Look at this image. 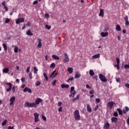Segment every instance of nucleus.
I'll return each mask as SVG.
<instances>
[{
    "label": "nucleus",
    "instance_id": "obj_1",
    "mask_svg": "<svg viewBox=\"0 0 129 129\" xmlns=\"http://www.w3.org/2000/svg\"><path fill=\"white\" fill-rule=\"evenodd\" d=\"M41 102H43V99L40 98H37L35 101V103H30L29 102H26L24 104V107H35L36 108Z\"/></svg>",
    "mask_w": 129,
    "mask_h": 129
},
{
    "label": "nucleus",
    "instance_id": "obj_2",
    "mask_svg": "<svg viewBox=\"0 0 129 129\" xmlns=\"http://www.w3.org/2000/svg\"><path fill=\"white\" fill-rule=\"evenodd\" d=\"M74 114L76 120H80V119H81V117L80 116V114L79 113V110H75Z\"/></svg>",
    "mask_w": 129,
    "mask_h": 129
},
{
    "label": "nucleus",
    "instance_id": "obj_3",
    "mask_svg": "<svg viewBox=\"0 0 129 129\" xmlns=\"http://www.w3.org/2000/svg\"><path fill=\"white\" fill-rule=\"evenodd\" d=\"M99 79L102 81V82H103L104 83H105V82H107V79L106 78H105V76H103L102 74H100L99 75Z\"/></svg>",
    "mask_w": 129,
    "mask_h": 129
},
{
    "label": "nucleus",
    "instance_id": "obj_4",
    "mask_svg": "<svg viewBox=\"0 0 129 129\" xmlns=\"http://www.w3.org/2000/svg\"><path fill=\"white\" fill-rule=\"evenodd\" d=\"M33 115L35 122H38V121H39V116H40V114L38 113H34Z\"/></svg>",
    "mask_w": 129,
    "mask_h": 129
},
{
    "label": "nucleus",
    "instance_id": "obj_5",
    "mask_svg": "<svg viewBox=\"0 0 129 129\" xmlns=\"http://www.w3.org/2000/svg\"><path fill=\"white\" fill-rule=\"evenodd\" d=\"M25 22V19L24 18H18L16 20V23L17 25H19L20 23H24Z\"/></svg>",
    "mask_w": 129,
    "mask_h": 129
},
{
    "label": "nucleus",
    "instance_id": "obj_6",
    "mask_svg": "<svg viewBox=\"0 0 129 129\" xmlns=\"http://www.w3.org/2000/svg\"><path fill=\"white\" fill-rule=\"evenodd\" d=\"M6 84L9 86V88L7 89V92H10L11 90H12V88L13 87V85L11 83H7Z\"/></svg>",
    "mask_w": 129,
    "mask_h": 129
},
{
    "label": "nucleus",
    "instance_id": "obj_7",
    "mask_svg": "<svg viewBox=\"0 0 129 129\" xmlns=\"http://www.w3.org/2000/svg\"><path fill=\"white\" fill-rule=\"evenodd\" d=\"M124 20L125 21V26L128 27L129 26L128 16H126L124 17Z\"/></svg>",
    "mask_w": 129,
    "mask_h": 129
},
{
    "label": "nucleus",
    "instance_id": "obj_8",
    "mask_svg": "<svg viewBox=\"0 0 129 129\" xmlns=\"http://www.w3.org/2000/svg\"><path fill=\"white\" fill-rule=\"evenodd\" d=\"M113 105H114V102L112 101L108 102L107 106L109 108V109H111Z\"/></svg>",
    "mask_w": 129,
    "mask_h": 129
},
{
    "label": "nucleus",
    "instance_id": "obj_9",
    "mask_svg": "<svg viewBox=\"0 0 129 129\" xmlns=\"http://www.w3.org/2000/svg\"><path fill=\"white\" fill-rule=\"evenodd\" d=\"M64 58L63 59L64 63H67L69 61V57H68V54L67 53H64Z\"/></svg>",
    "mask_w": 129,
    "mask_h": 129
},
{
    "label": "nucleus",
    "instance_id": "obj_10",
    "mask_svg": "<svg viewBox=\"0 0 129 129\" xmlns=\"http://www.w3.org/2000/svg\"><path fill=\"white\" fill-rule=\"evenodd\" d=\"M15 100H16V97H15V96L12 97L10 100V105H13L14 104V102H15Z\"/></svg>",
    "mask_w": 129,
    "mask_h": 129
},
{
    "label": "nucleus",
    "instance_id": "obj_11",
    "mask_svg": "<svg viewBox=\"0 0 129 129\" xmlns=\"http://www.w3.org/2000/svg\"><path fill=\"white\" fill-rule=\"evenodd\" d=\"M99 16V17H102V18H103V17H104V10L103 9H100V13Z\"/></svg>",
    "mask_w": 129,
    "mask_h": 129
},
{
    "label": "nucleus",
    "instance_id": "obj_12",
    "mask_svg": "<svg viewBox=\"0 0 129 129\" xmlns=\"http://www.w3.org/2000/svg\"><path fill=\"white\" fill-rule=\"evenodd\" d=\"M100 54L98 53L97 54H95L93 55L91 59H92V60L93 59H98V58H100Z\"/></svg>",
    "mask_w": 129,
    "mask_h": 129
},
{
    "label": "nucleus",
    "instance_id": "obj_13",
    "mask_svg": "<svg viewBox=\"0 0 129 129\" xmlns=\"http://www.w3.org/2000/svg\"><path fill=\"white\" fill-rule=\"evenodd\" d=\"M111 120L112 122H114V123H117V120H118V119L116 117H112L111 118Z\"/></svg>",
    "mask_w": 129,
    "mask_h": 129
},
{
    "label": "nucleus",
    "instance_id": "obj_14",
    "mask_svg": "<svg viewBox=\"0 0 129 129\" xmlns=\"http://www.w3.org/2000/svg\"><path fill=\"white\" fill-rule=\"evenodd\" d=\"M110 127V124L108 122H107L104 124V129H109Z\"/></svg>",
    "mask_w": 129,
    "mask_h": 129
},
{
    "label": "nucleus",
    "instance_id": "obj_15",
    "mask_svg": "<svg viewBox=\"0 0 129 129\" xmlns=\"http://www.w3.org/2000/svg\"><path fill=\"white\" fill-rule=\"evenodd\" d=\"M23 91H24V92H27V91H28V92L29 93H32V90H31V89H30L28 87L25 88Z\"/></svg>",
    "mask_w": 129,
    "mask_h": 129
},
{
    "label": "nucleus",
    "instance_id": "obj_16",
    "mask_svg": "<svg viewBox=\"0 0 129 129\" xmlns=\"http://www.w3.org/2000/svg\"><path fill=\"white\" fill-rule=\"evenodd\" d=\"M101 37H107V36H108V32H102L101 33Z\"/></svg>",
    "mask_w": 129,
    "mask_h": 129
},
{
    "label": "nucleus",
    "instance_id": "obj_17",
    "mask_svg": "<svg viewBox=\"0 0 129 129\" xmlns=\"http://www.w3.org/2000/svg\"><path fill=\"white\" fill-rule=\"evenodd\" d=\"M127 111H129L128 107L125 106V107H124V109H123V113H124V114H125V113H126L127 112Z\"/></svg>",
    "mask_w": 129,
    "mask_h": 129
},
{
    "label": "nucleus",
    "instance_id": "obj_18",
    "mask_svg": "<svg viewBox=\"0 0 129 129\" xmlns=\"http://www.w3.org/2000/svg\"><path fill=\"white\" fill-rule=\"evenodd\" d=\"M9 71H10V69H9L8 68H4L3 70V73H6V74L8 73Z\"/></svg>",
    "mask_w": 129,
    "mask_h": 129
},
{
    "label": "nucleus",
    "instance_id": "obj_19",
    "mask_svg": "<svg viewBox=\"0 0 129 129\" xmlns=\"http://www.w3.org/2000/svg\"><path fill=\"white\" fill-rule=\"evenodd\" d=\"M38 48H42V42H41V39L38 38Z\"/></svg>",
    "mask_w": 129,
    "mask_h": 129
},
{
    "label": "nucleus",
    "instance_id": "obj_20",
    "mask_svg": "<svg viewBox=\"0 0 129 129\" xmlns=\"http://www.w3.org/2000/svg\"><path fill=\"white\" fill-rule=\"evenodd\" d=\"M87 110L88 112H91L92 111V109L90 108V106L88 104H87Z\"/></svg>",
    "mask_w": 129,
    "mask_h": 129
},
{
    "label": "nucleus",
    "instance_id": "obj_21",
    "mask_svg": "<svg viewBox=\"0 0 129 129\" xmlns=\"http://www.w3.org/2000/svg\"><path fill=\"white\" fill-rule=\"evenodd\" d=\"M61 88H67V89H68L69 88V85H66V84H62L61 85Z\"/></svg>",
    "mask_w": 129,
    "mask_h": 129
},
{
    "label": "nucleus",
    "instance_id": "obj_22",
    "mask_svg": "<svg viewBox=\"0 0 129 129\" xmlns=\"http://www.w3.org/2000/svg\"><path fill=\"white\" fill-rule=\"evenodd\" d=\"M52 58H53V59H54V60H59V59H60V57H59V56L55 54H53L52 55Z\"/></svg>",
    "mask_w": 129,
    "mask_h": 129
},
{
    "label": "nucleus",
    "instance_id": "obj_23",
    "mask_svg": "<svg viewBox=\"0 0 129 129\" xmlns=\"http://www.w3.org/2000/svg\"><path fill=\"white\" fill-rule=\"evenodd\" d=\"M116 31H118L119 32L121 31V27H120V25H117L116 26Z\"/></svg>",
    "mask_w": 129,
    "mask_h": 129
},
{
    "label": "nucleus",
    "instance_id": "obj_24",
    "mask_svg": "<svg viewBox=\"0 0 129 129\" xmlns=\"http://www.w3.org/2000/svg\"><path fill=\"white\" fill-rule=\"evenodd\" d=\"M26 35H28V36H33V33L31 32V30H29L26 32Z\"/></svg>",
    "mask_w": 129,
    "mask_h": 129
},
{
    "label": "nucleus",
    "instance_id": "obj_25",
    "mask_svg": "<svg viewBox=\"0 0 129 129\" xmlns=\"http://www.w3.org/2000/svg\"><path fill=\"white\" fill-rule=\"evenodd\" d=\"M117 110L118 111V113L120 115H122V113H123V112L120 109V108L117 109Z\"/></svg>",
    "mask_w": 129,
    "mask_h": 129
},
{
    "label": "nucleus",
    "instance_id": "obj_26",
    "mask_svg": "<svg viewBox=\"0 0 129 129\" xmlns=\"http://www.w3.org/2000/svg\"><path fill=\"white\" fill-rule=\"evenodd\" d=\"M3 48L5 50V51H7L8 50V46H7V44L6 43H3Z\"/></svg>",
    "mask_w": 129,
    "mask_h": 129
},
{
    "label": "nucleus",
    "instance_id": "obj_27",
    "mask_svg": "<svg viewBox=\"0 0 129 129\" xmlns=\"http://www.w3.org/2000/svg\"><path fill=\"white\" fill-rule=\"evenodd\" d=\"M89 74L90 76H94V72L92 70H90L89 71Z\"/></svg>",
    "mask_w": 129,
    "mask_h": 129
},
{
    "label": "nucleus",
    "instance_id": "obj_28",
    "mask_svg": "<svg viewBox=\"0 0 129 129\" xmlns=\"http://www.w3.org/2000/svg\"><path fill=\"white\" fill-rule=\"evenodd\" d=\"M80 77H81V75L79 73H76L75 78H80Z\"/></svg>",
    "mask_w": 129,
    "mask_h": 129
},
{
    "label": "nucleus",
    "instance_id": "obj_29",
    "mask_svg": "<svg viewBox=\"0 0 129 129\" xmlns=\"http://www.w3.org/2000/svg\"><path fill=\"white\" fill-rule=\"evenodd\" d=\"M43 76L44 78H45V80H46V81H49V78H48V76H47V74H46V73L43 74Z\"/></svg>",
    "mask_w": 129,
    "mask_h": 129
},
{
    "label": "nucleus",
    "instance_id": "obj_30",
    "mask_svg": "<svg viewBox=\"0 0 129 129\" xmlns=\"http://www.w3.org/2000/svg\"><path fill=\"white\" fill-rule=\"evenodd\" d=\"M68 71L69 72L70 74H71V73L73 72V69H72V68H69Z\"/></svg>",
    "mask_w": 129,
    "mask_h": 129
},
{
    "label": "nucleus",
    "instance_id": "obj_31",
    "mask_svg": "<svg viewBox=\"0 0 129 129\" xmlns=\"http://www.w3.org/2000/svg\"><path fill=\"white\" fill-rule=\"evenodd\" d=\"M14 52L15 53H18V52H19V48H18V46H15L14 48Z\"/></svg>",
    "mask_w": 129,
    "mask_h": 129
},
{
    "label": "nucleus",
    "instance_id": "obj_32",
    "mask_svg": "<svg viewBox=\"0 0 129 129\" xmlns=\"http://www.w3.org/2000/svg\"><path fill=\"white\" fill-rule=\"evenodd\" d=\"M7 122H8V120L7 119H5L2 123V125H3V126H5L6 124H7Z\"/></svg>",
    "mask_w": 129,
    "mask_h": 129
},
{
    "label": "nucleus",
    "instance_id": "obj_33",
    "mask_svg": "<svg viewBox=\"0 0 129 129\" xmlns=\"http://www.w3.org/2000/svg\"><path fill=\"white\" fill-rule=\"evenodd\" d=\"M41 85V82L37 81H36V83L35 84L36 86H40Z\"/></svg>",
    "mask_w": 129,
    "mask_h": 129
},
{
    "label": "nucleus",
    "instance_id": "obj_34",
    "mask_svg": "<svg viewBox=\"0 0 129 129\" xmlns=\"http://www.w3.org/2000/svg\"><path fill=\"white\" fill-rule=\"evenodd\" d=\"M57 82V80H54L52 82V85L53 86H55V85H56V83Z\"/></svg>",
    "mask_w": 129,
    "mask_h": 129
},
{
    "label": "nucleus",
    "instance_id": "obj_35",
    "mask_svg": "<svg viewBox=\"0 0 129 129\" xmlns=\"http://www.w3.org/2000/svg\"><path fill=\"white\" fill-rule=\"evenodd\" d=\"M116 62H117V65H119V62L120 61L119 60V58L118 57H116Z\"/></svg>",
    "mask_w": 129,
    "mask_h": 129
},
{
    "label": "nucleus",
    "instance_id": "obj_36",
    "mask_svg": "<svg viewBox=\"0 0 129 129\" xmlns=\"http://www.w3.org/2000/svg\"><path fill=\"white\" fill-rule=\"evenodd\" d=\"M34 71L35 74H37V73L38 72V69H37V67L34 68Z\"/></svg>",
    "mask_w": 129,
    "mask_h": 129
},
{
    "label": "nucleus",
    "instance_id": "obj_37",
    "mask_svg": "<svg viewBox=\"0 0 129 129\" xmlns=\"http://www.w3.org/2000/svg\"><path fill=\"white\" fill-rule=\"evenodd\" d=\"M42 118L44 120V121H46L47 120V118L46 117V116L42 115Z\"/></svg>",
    "mask_w": 129,
    "mask_h": 129
},
{
    "label": "nucleus",
    "instance_id": "obj_38",
    "mask_svg": "<svg viewBox=\"0 0 129 129\" xmlns=\"http://www.w3.org/2000/svg\"><path fill=\"white\" fill-rule=\"evenodd\" d=\"M10 22H11V20L9 18H7L5 20L6 24H9Z\"/></svg>",
    "mask_w": 129,
    "mask_h": 129
},
{
    "label": "nucleus",
    "instance_id": "obj_39",
    "mask_svg": "<svg viewBox=\"0 0 129 129\" xmlns=\"http://www.w3.org/2000/svg\"><path fill=\"white\" fill-rule=\"evenodd\" d=\"M30 68H31V67L30 66H28L26 69V72L27 73H29L30 72Z\"/></svg>",
    "mask_w": 129,
    "mask_h": 129
},
{
    "label": "nucleus",
    "instance_id": "obj_40",
    "mask_svg": "<svg viewBox=\"0 0 129 129\" xmlns=\"http://www.w3.org/2000/svg\"><path fill=\"white\" fill-rule=\"evenodd\" d=\"M45 28L46 29H47V30H50V29H51V26L48 25H45Z\"/></svg>",
    "mask_w": 129,
    "mask_h": 129
},
{
    "label": "nucleus",
    "instance_id": "obj_41",
    "mask_svg": "<svg viewBox=\"0 0 129 129\" xmlns=\"http://www.w3.org/2000/svg\"><path fill=\"white\" fill-rule=\"evenodd\" d=\"M55 73H56V70H54L50 75V77H52V76H54V74H55Z\"/></svg>",
    "mask_w": 129,
    "mask_h": 129
},
{
    "label": "nucleus",
    "instance_id": "obj_42",
    "mask_svg": "<svg viewBox=\"0 0 129 129\" xmlns=\"http://www.w3.org/2000/svg\"><path fill=\"white\" fill-rule=\"evenodd\" d=\"M75 89V88L74 87H71V93H72V92L74 91Z\"/></svg>",
    "mask_w": 129,
    "mask_h": 129
},
{
    "label": "nucleus",
    "instance_id": "obj_43",
    "mask_svg": "<svg viewBox=\"0 0 129 129\" xmlns=\"http://www.w3.org/2000/svg\"><path fill=\"white\" fill-rule=\"evenodd\" d=\"M73 78H70L67 81V82H69V81H73Z\"/></svg>",
    "mask_w": 129,
    "mask_h": 129
},
{
    "label": "nucleus",
    "instance_id": "obj_44",
    "mask_svg": "<svg viewBox=\"0 0 129 129\" xmlns=\"http://www.w3.org/2000/svg\"><path fill=\"white\" fill-rule=\"evenodd\" d=\"M96 103H99V102H100V99L99 98L96 99Z\"/></svg>",
    "mask_w": 129,
    "mask_h": 129
},
{
    "label": "nucleus",
    "instance_id": "obj_45",
    "mask_svg": "<svg viewBox=\"0 0 129 129\" xmlns=\"http://www.w3.org/2000/svg\"><path fill=\"white\" fill-rule=\"evenodd\" d=\"M114 116H118V113H117V112H115L113 113Z\"/></svg>",
    "mask_w": 129,
    "mask_h": 129
},
{
    "label": "nucleus",
    "instance_id": "obj_46",
    "mask_svg": "<svg viewBox=\"0 0 129 129\" xmlns=\"http://www.w3.org/2000/svg\"><path fill=\"white\" fill-rule=\"evenodd\" d=\"M12 91L13 92H15V91H16V87H15V86H14L13 87H12V89H11Z\"/></svg>",
    "mask_w": 129,
    "mask_h": 129
},
{
    "label": "nucleus",
    "instance_id": "obj_47",
    "mask_svg": "<svg viewBox=\"0 0 129 129\" xmlns=\"http://www.w3.org/2000/svg\"><path fill=\"white\" fill-rule=\"evenodd\" d=\"M94 94V91L93 90H91L89 91V94Z\"/></svg>",
    "mask_w": 129,
    "mask_h": 129
},
{
    "label": "nucleus",
    "instance_id": "obj_48",
    "mask_svg": "<svg viewBox=\"0 0 129 129\" xmlns=\"http://www.w3.org/2000/svg\"><path fill=\"white\" fill-rule=\"evenodd\" d=\"M114 68H117L118 70H119V65H114Z\"/></svg>",
    "mask_w": 129,
    "mask_h": 129
},
{
    "label": "nucleus",
    "instance_id": "obj_49",
    "mask_svg": "<svg viewBox=\"0 0 129 129\" xmlns=\"http://www.w3.org/2000/svg\"><path fill=\"white\" fill-rule=\"evenodd\" d=\"M39 2L38 1V0H36L33 2V5H37V4H38Z\"/></svg>",
    "mask_w": 129,
    "mask_h": 129
},
{
    "label": "nucleus",
    "instance_id": "obj_50",
    "mask_svg": "<svg viewBox=\"0 0 129 129\" xmlns=\"http://www.w3.org/2000/svg\"><path fill=\"white\" fill-rule=\"evenodd\" d=\"M29 78H30V79H33V77L32 76V73H30L29 74Z\"/></svg>",
    "mask_w": 129,
    "mask_h": 129
},
{
    "label": "nucleus",
    "instance_id": "obj_51",
    "mask_svg": "<svg viewBox=\"0 0 129 129\" xmlns=\"http://www.w3.org/2000/svg\"><path fill=\"white\" fill-rule=\"evenodd\" d=\"M75 94H76V91H73V97H74L75 96Z\"/></svg>",
    "mask_w": 129,
    "mask_h": 129
},
{
    "label": "nucleus",
    "instance_id": "obj_52",
    "mask_svg": "<svg viewBox=\"0 0 129 129\" xmlns=\"http://www.w3.org/2000/svg\"><path fill=\"white\" fill-rule=\"evenodd\" d=\"M86 88H88L89 89H91V87L90 86H89V85H88V84H87L86 85Z\"/></svg>",
    "mask_w": 129,
    "mask_h": 129
},
{
    "label": "nucleus",
    "instance_id": "obj_53",
    "mask_svg": "<svg viewBox=\"0 0 129 129\" xmlns=\"http://www.w3.org/2000/svg\"><path fill=\"white\" fill-rule=\"evenodd\" d=\"M2 6H3L4 7H6V1H4L3 2H2Z\"/></svg>",
    "mask_w": 129,
    "mask_h": 129
},
{
    "label": "nucleus",
    "instance_id": "obj_54",
    "mask_svg": "<svg viewBox=\"0 0 129 129\" xmlns=\"http://www.w3.org/2000/svg\"><path fill=\"white\" fill-rule=\"evenodd\" d=\"M116 82H120V78H117V79H116Z\"/></svg>",
    "mask_w": 129,
    "mask_h": 129
},
{
    "label": "nucleus",
    "instance_id": "obj_55",
    "mask_svg": "<svg viewBox=\"0 0 129 129\" xmlns=\"http://www.w3.org/2000/svg\"><path fill=\"white\" fill-rule=\"evenodd\" d=\"M97 109H98V105H97L94 109L95 111H96V110H97Z\"/></svg>",
    "mask_w": 129,
    "mask_h": 129
},
{
    "label": "nucleus",
    "instance_id": "obj_56",
    "mask_svg": "<svg viewBox=\"0 0 129 129\" xmlns=\"http://www.w3.org/2000/svg\"><path fill=\"white\" fill-rule=\"evenodd\" d=\"M45 18H47V19H48V18H50V16L48 14H46L45 15Z\"/></svg>",
    "mask_w": 129,
    "mask_h": 129
},
{
    "label": "nucleus",
    "instance_id": "obj_57",
    "mask_svg": "<svg viewBox=\"0 0 129 129\" xmlns=\"http://www.w3.org/2000/svg\"><path fill=\"white\" fill-rule=\"evenodd\" d=\"M4 9L6 12H8L9 9L8 8V7L7 6H4Z\"/></svg>",
    "mask_w": 129,
    "mask_h": 129
},
{
    "label": "nucleus",
    "instance_id": "obj_58",
    "mask_svg": "<svg viewBox=\"0 0 129 129\" xmlns=\"http://www.w3.org/2000/svg\"><path fill=\"white\" fill-rule=\"evenodd\" d=\"M124 67L126 69H129V65H125Z\"/></svg>",
    "mask_w": 129,
    "mask_h": 129
},
{
    "label": "nucleus",
    "instance_id": "obj_59",
    "mask_svg": "<svg viewBox=\"0 0 129 129\" xmlns=\"http://www.w3.org/2000/svg\"><path fill=\"white\" fill-rule=\"evenodd\" d=\"M58 111H59V112H62V107H60L58 108Z\"/></svg>",
    "mask_w": 129,
    "mask_h": 129
},
{
    "label": "nucleus",
    "instance_id": "obj_60",
    "mask_svg": "<svg viewBox=\"0 0 129 129\" xmlns=\"http://www.w3.org/2000/svg\"><path fill=\"white\" fill-rule=\"evenodd\" d=\"M22 82H25V78H22L21 79Z\"/></svg>",
    "mask_w": 129,
    "mask_h": 129
},
{
    "label": "nucleus",
    "instance_id": "obj_61",
    "mask_svg": "<svg viewBox=\"0 0 129 129\" xmlns=\"http://www.w3.org/2000/svg\"><path fill=\"white\" fill-rule=\"evenodd\" d=\"M61 105H62V102H59L58 103V106H61Z\"/></svg>",
    "mask_w": 129,
    "mask_h": 129
},
{
    "label": "nucleus",
    "instance_id": "obj_62",
    "mask_svg": "<svg viewBox=\"0 0 129 129\" xmlns=\"http://www.w3.org/2000/svg\"><path fill=\"white\" fill-rule=\"evenodd\" d=\"M14 126H9V127H8V129H14Z\"/></svg>",
    "mask_w": 129,
    "mask_h": 129
},
{
    "label": "nucleus",
    "instance_id": "obj_63",
    "mask_svg": "<svg viewBox=\"0 0 129 129\" xmlns=\"http://www.w3.org/2000/svg\"><path fill=\"white\" fill-rule=\"evenodd\" d=\"M50 68H55V65H50Z\"/></svg>",
    "mask_w": 129,
    "mask_h": 129
},
{
    "label": "nucleus",
    "instance_id": "obj_64",
    "mask_svg": "<svg viewBox=\"0 0 129 129\" xmlns=\"http://www.w3.org/2000/svg\"><path fill=\"white\" fill-rule=\"evenodd\" d=\"M127 123L129 125V118H128L127 119Z\"/></svg>",
    "mask_w": 129,
    "mask_h": 129
}]
</instances>
